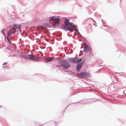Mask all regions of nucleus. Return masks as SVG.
<instances>
[{"label": "nucleus", "instance_id": "1a4fd4ad", "mask_svg": "<svg viewBox=\"0 0 126 126\" xmlns=\"http://www.w3.org/2000/svg\"><path fill=\"white\" fill-rule=\"evenodd\" d=\"M37 57L35 55L32 56L31 55H30V58L31 60H36V58Z\"/></svg>", "mask_w": 126, "mask_h": 126}, {"label": "nucleus", "instance_id": "4468645a", "mask_svg": "<svg viewBox=\"0 0 126 126\" xmlns=\"http://www.w3.org/2000/svg\"><path fill=\"white\" fill-rule=\"evenodd\" d=\"M20 57L23 58H24L25 57V55H21L20 56Z\"/></svg>", "mask_w": 126, "mask_h": 126}, {"label": "nucleus", "instance_id": "20e7f679", "mask_svg": "<svg viewBox=\"0 0 126 126\" xmlns=\"http://www.w3.org/2000/svg\"><path fill=\"white\" fill-rule=\"evenodd\" d=\"M81 58H71L69 59V60L70 62H72L74 63H76L80 62L81 61Z\"/></svg>", "mask_w": 126, "mask_h": 126}, {"label": "nucleus", "instance_id": "dca6fc26", "mask_svg": "<svg viewBox=\"0 0 126 126\" xmlns=\"http://www.w3.org/2000/svg\"><path fill=\"white\" fill-rule=\"evenodd\" d=\"M1 107V106H0V108Z\"/></svg>", "mask_w": 126, "mask_h": 126}, {"label": "nucleus", "instance_id": "9d476101", "mask_svg": "<svg viewBox=\"0 0 126 126\" xmlns=\"http://www.w3.org/2000/svg\"><path fill=\"white\" fill-rule=\"evenodd\" d=\"M30 55L29 54H27V55H25V57L24 58L25 59H28L30 57Z\"/></svg>", "mask_w": 126, "mask_h": 126}, {"label": "nucleus", "instance_id": "39448f33", "mask_svg": "<svg viewBox=\"0 0 126 126\" xmlns=\"http://www.w3.org/2000/svg\"><path fill=\"white\" fill-rule=\"evenodd\" d=\"M88 76L87 73L85 72H81L77 74V76L79 78H84L87 77Z\"/></svg>", "mask_w": 126, "mask_h": 126}, {"label": "nucleus", "instance_id": "6e6552de", "mask_svg": "<svg viewBox=\"0 0 126 126\" xmlns=\"http://www.w3.org/2000/svg\"><path fill=\"white\" fill-rule=\"evenodd\" d=\"M82 65L83 63H81L77 64V71H79V70Z\"/></svg>", "mask_w": 126, "mask_h": 126}, {"label": "nucleus", "instance_id": "f257e3e1", "mask_svg": "<svg viewBox=\"0 0 126 126\" xmlns=\"http://www.w3.org/2000/svg\"><path fill=\"white\" fill-rule=\"evenodd\" d=\"M64 23V24L62 26V28L65 30H68L71 32H72L73 31V27L74 26L69 22V20L66 19Z\"/></svg>", "mask_w": 126, "mask_h": 126}, {"label": "nucleus", "instance_id": "2eb2a0df", "mask_svg": "<svg viewBox=\"0 0 126 126\" xmlns=\"http://www.w3.org/2000/svg\"><path fill=\"white\" fill-rule=\"evenodd\" d=\"M3 30H3H3H2V31H1V32H2V33H3V34H4V33H3Z\"/></svg>", "mask_w": 126, "mask_h": 126}, {"label": "nucleus", "instance_id": "f8f14e48", "mask_svg": "<svg viewBox=\"0 0 126 126\" xmlns=\"http://www.w3.org/2000/svg\"><path fill=\"white\" fill-rule=\"evenodd\" d=\"M37 29L38 30H39L40 29H41L44 30V28L42 26H38L37 27Z\"/></svg>", "mask_w": 126, "mask_h": 126}, {"label": "nucleus", "instance_id": "7ed1b4c3", "mask_svg": "<svg viewBox=\"0 0 126 126\" xmlns=\"http://www.w3.org/2000/svg\"><path fill=\"white\" fill-rule=\"evenodd\" d=\"M50 18L51 20H52L54 23L52 25L54 27L57 26L59 23V21L60 19L58 17L55 18V16H52L50 17Z\"/></svg>", "mask_w": 126, "mask_h": 126}, {"label": "nucleus", "instance_id": "f03ea898", "mask_svg": "<svg viewBox=\"0 0 126 126\" xmlns=\"http://www.w3.org/2000/svg\"><path fill=\"white\" fill-rule=\"evenodd\" d=\"M21 25H13V27L10 29V30L8 32V35H11V33L13 34L15 32H19L21 30L20 28Z\"/></svg>", "mask_w": 126, "mask_h": 126}, {"label": "nucleus", "instance_id": "9b49d317", "mask_svg": "<svg viewBox=\"0 0 126 126\" xmlns=\"http://www.w3.org/2000/svg\"><path fill=\"white\" fill-rule=\"evenodd\" d=\"M52 59V58H48L46 60V62H50L51 61Z\"/></svg>", "mask_w": 126, "mask_h": 126}, {"label": "nucleus", "instance_id": "0eeeda50", "mask_svg": "<svg viewBox=\"0 0 126 126\" xmlns=\"http://www.w3.org/2000/svg\"><path fill=\"white\" fill-rule=\"evenodd\" d=\"M84 45L85 47L84 48V51L85 52H87L89 51V48L88 47L86 43H84Z\"/></svg>", "mask_w": 126, "mask_h": 126}, {"label": "nucleus", "instance_id": "423d86ee", "mask_svg": "<svg viewBox=\"0 0 126 126\" xmlns=\"http://www.w3.org/2000/svg\"><path fill=\"white\" fill-rule=\"evenodd\" d=\"M61 65L64 69H67L70 67V64L66 62H63L62 63Z\"/></svg>", "mask_w": 126, "mask_h": 126}, {"label": "nucleus", "instance_id": "ddd939ff", "mask_svg": "<svg viewBox=\"0 0 126 126\" xmlns=\"http://www.w3.org/2000/svg\"><path fill=\"white\" fill-rule=\"evenodd\" d=\"M7 34H8V36H7V39L8 40V42L9 43H11V42L9 40V39L8 38L9 36H10V35H8V31L7 32Z\"/></svg>", "mask_w": 126, "mask_h": 126}]
</instances>
